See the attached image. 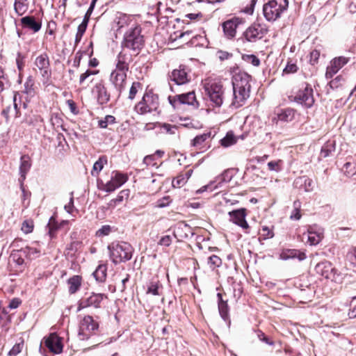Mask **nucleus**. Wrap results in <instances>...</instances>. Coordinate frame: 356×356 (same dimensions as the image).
I'll return each mask as SVG.
<instances>
[{"label":"nucleus","instance_id":"1","mask_svg":"<svg viewBox=\"0 0 356 356\" xmlns=\"http://www.w3.org/2000/svg\"><path fill=\"white\" fill-rule=\"evenodd\" d=\"M251 76L244 72L233 76L232 94L225 95L222 82L210 81L204 85L205 95L211 105L220 108L225 102L232 109H236L245 104L250 97Z\"/></svg>","mask_w":356,"mask_h":356},{"label":"nucleus","instance_id":"2","mask_svg":"<svg viewBox=\"0 0 356 356\" xmlns=\"http://www.w3.org/2000/svg\"><path fill=\"white\" fill-rule=\"evenodd\" d=\"M145 44L144 36L141 34V27L137 24H133L124 33L122 42V48L129 49L137 56Z\"/></svg>","mask_w":356,"mask_h":356},{"label":"nucleus","instance_id":"3","mask_svg":"<svg viewBox=\"0 0 356 356\" xmlns=\"http://www.w3.org/2000/svg\"><path fill=\"white\" fill-rule=\"evenodd\" d=\"M289 7V0H268L263 6V13L268 22H275L280 18Z\"/></svg>","mask_w":356,"mask_h":356},{"label":"nucleus","instance_id":"4","mask_svg":"<svg viewBox=\"0 0 356 356\" xmlns=\"http://www.w3.org/2000/svg\"><path fill=\"white\" fill-rule=\"evenodd\" d=\"M110 257L115 264L124 262L131 259L133 248L126 242L113 243L108 246Z\"/></svg>","mask_w":356,"mask_h":356},{"label":"nucleus","instance_id":"5","mask_svg":"<svg viewBox=\"0 0 356 356\" xmlns=\"http://www.w3.org/2000/svg\"><path fill=\"white\" fill-rule=\"evenodd\" d=\"M159 104L158 95L147 92L143 95L142 100L136 106V110L140 114H145L156 111Z\"/></svg>","mask_w":356,"mask_h":356},{"label":"nucleus","instance_id":"6","mask_svg":"<svg viewBox=\"0 0 356 356\" xmlns=\"http://www.w3.org/2000/svg\"><path fill=\"white\" fill-rule=\"evenodd\" d=\"M34 65L40 71L44 84L48 85L51 76L49 58L47 53L38 56L34 60Z\"/></svg>","mask_w":356,"mask_h":356},{"label":"nucleus","instance_id":"7","mask_svg":"<svg viewBox=\"0 0 356 356\" xmlns=\"http://www.w3.org/2000/svg\"><path fill=\"white\" fill-rule=\"evenodd\" d=\"M99 327V324L91 316H85L80 321L79 337L80 340H87Z\"/></svg>","mask_w":356,"mask_h":356},{"label":"nucleus","instance_id":"8","mask_svg":"<svg viewBox=\"0 0 356 356\" xmlns=\"http://www.w3.org/2000/svg\"><path fill=\"white\" fill-rule=\"evenodd\" d=\"M127 178L124 174L113 172L111 180L106 184L102 181L98 182V187L102 191L111 193L120 188L127 181Z\"/></svg>","mask_w":356,"mask_h":356},{"label":"nucleus","instance_id":"9","mask_svg":"<svg viewBox=\"0 0 356 356\" xmlns=\"http://www.w3.org/2000/svg\"><path fill=\"white\" fill-rule=\"evenodd\" d=\"M170 80L174 81L177 85H184L191 80L190 70L185 65H179L177 69L172 71L169 75Z\"/></svg>","mask_w":356,"mask_h":356},{"label":"nucleus","instance_id":"10","mask_svg":"<svg viewBox=\"0 0 356 356\" xmlns=\"http://www.w3.org/2000/svg\"><path fill=\"white\" fill-rule=\"evenodd\" d=\"M294 101L306 108H311L314 103L312 88L306 86L304 90H299L294 97Z\"/></svg>","mask_w":356,"mask_h":356},{"label":"nucleus","instance_id":"11","mask_svg":"<svg viewBox=\"0 0 356 356\" xmlns=\"http://www.w3.org/2000/svg\"><path fill=\"white\" fill-rule=\"evenodd\" d=\"M127 72L128 71H123L115 69L111 74V81L118 92L119 95L125 88Z\"/></svg>","mask_w":356,"mask_h":356},{"label":"nucleus","instance_id":"12","mask_svg":"<svg viewBox=\"0 0 356 356\" xmlns=\"http://www.w3.org/2000/svg\"><path fill=\"white\" fill-rule=\"evenodd\" d=\"M349 61V58L344 56H339L331 60L330 65L327 66L325 76L327 79L332 78L338 71Z\"/></svg>","mask_w":356,"mask_h":356},{"label":"nucleus","instance_id":"13","mask_svg":"<svg viewBox=\"0 0 356 356\" xmlns=\"http://www.w3.org/2000/svg\"><path fill=\"white\" fill-rule=\"evenodd\" d=\"M106 296L103 293H92L90 296L81 300L79 303V309L88 307H94L95 308L100 307V304Z\"/></svg>","mask_w":356,"mask_h":356},{"label":"nucleus","instance_id":"14","mask_svg":"<svg viewBox=\"0 0 356 356\" xmlns=\"http://www.w3.org/2000/svg\"><path fill=\"white\" fill-rule=\"evenodd\" d=\"M305 235V234H304ZM307 243L310 245H316L318 244L323 238V230L317 226H311L307 229L306 234Z\"/></svg>","mask_w":356,"mask_h":356},{"label":"nucleus","instance_id":"15","mask_svg":"<svg viewBox=\"0 0 356 356\" xmlns=\"http://www.w3.org/2000/svg\"><path fill=\"white\" fill-rule=\"evenodd\" d=\"M133 54L126 51V49L118 54L115 69L123 71H129V64L133 61Z\"/></svg>","mask_w":356,"mask_h":356},{"label":"nucleus","instance_id":"16","mask_svg":"<svg viewBox=\"0 0 356 356\" xmlns=\"http://www.w3.org/2000/svg\"><path fill=\"white\" fill-rule=\"evenodd\" d=\"M266 33V30L260 25L256 24L250 26L245 32V38L250 42L261 39Z\"/></svg>","mask_w":356,"mask_h":356},{"label":"nucleus","instance_id":"17","mask_svg":"<svg viewBox=\"0 0 356 356\" xmlns=\"http://www.w3.org/2000/svg\"><path fill=\"white\" fill-rule=\"evenodd\" d=\"M45 346L54 354H59L63 351L61 339L56 334H51L44 340Z\"/></svg>","mask_w":356,"mask_h":356},{"label":"nucleus","instance_id":"18","mask_svg":"<svg viewBox=\"0 0 356 356\" xmlns=\"http://www.w3.org/2000/svg\"><path fill=\"white\" fill-rule=\"evenodd\" d=\"M241 22V20L238 17L225 21L222 24V29L225 37L229 39L233 38L236 35V29Z\"/></svg>","mask_w":356,"mask_h":356},{"label":"nucleus","instance_id":"19","mask_svg":"<svg viewBox=\"0 0 356 356\" xmlns=\"http://www.w3.org/2000/svg\"><path fill=\"white\" fill-rule=\"evenodd\" d=\"M229 215L230 216V220L234 223L245 229H247L249 227V225L245 220L246 214L245 209H240L229 211Z\"/></svg>","mask_w":356,"mask_h":356},{"label":"nucleus","instance_id":"20","mask_svg":"<svg viewBox=\"0 0 356 356\" xmlns=\"http://www.w3.org/2000/svg\"><path fill=\"white\" fill-rule=\"evenodd\" d=\"M20 22L24 28L31 30L33 33H38L42 28V22L36 20L32 15L22 17Z\"/></svg>","mask_w":356,"mask_h":356},{"label":"nucleus","instance_id":"21","mask_svg":"<svg viewBox=\"0 0 356 356\" xmlns=\"http://www.w3.org/2000/svg\"><path fill=\"white\" fill-rule=\"evenodd\" d=\"M295 111L293 108L280 109L275 113V116L273 118V122H291L295 118Z\"/></svg>","mask_w":356,"mask_h":356},{"label":"nucleus","instance_id":"22","mask_svg":"<svg viewBox=\"0 0 356 356\" xmlns=\"http://www.w3.org/2000/svg\"><path fill=\"white\" fill-rule=\"evenodd\" d=\"M173 234L174 236L178 241H181L185 238H188L190 236H192L193 234L189 225L181 222L177 224L175 227Z\"/></svg>","mask_w":356,"mask_h":356},{"label":"nucleus","instance_id":"23","mask_svg":"<svg viewBox=\"0 0 356 356\" xmlns=\"http://www.w3.org/2000/svg\"><path fill=\"white\" fill-rule=\"evenodd\" d=\"M316 272L323 277L329 279L334 274L335 269L328 261H323L315 266Z\"/></svg>","mask_w":356,"mask_h":356},{"label":"nucleus","instance_id":"24","mask_svg":"<svg viewBox=\"0 0 356 356\" xmlns=\"http://www.w3.org/2000/svg\"><path fill=\"white\" fill-rule=\"evenodd\" d=\"M293 185L295 188L302 189L305 192H311L314 190V181L305 176L296 178Z\"/></svg>","mask_w":356,"mask_h":356},{"label":"nucleus","instance_id":"25","mask_svg":"<svg viewBox=\"0 0 356 356\" xmlns=\"http://www.w3.org/2000/svg\"><path fill=\"white\" fill-rule=\"evenodd\" d=\"M31 167V161L29 155L24 154L22 155L20 158V165H19V181L21 184L24 182L26 179V174L30 170Z\"/></svg>","mask_w":356,"mask_h":356},{"label":"nucleus","instance_id":"26","mask_svg":"<svg viewBox=\"0 0 356 356\" xmlns=\"http://www.w3.org/2000/svg\"><path fill=\"white\" fill-rule=\"evenodd\" d=\"M95 90L97 95L98 102L100 104H106L109 101L110 94L103 83L100 82L97 83Z\"/></svg>","mask_w":356,"mask_h":356},{"label":"nucleus","instance_id":"27","mask_svg":"<svg viewBox=\"0 0 356 356\" xmlns=\"http://www.w3.org/2000/svg\"><path fill=\"white\" fill-rule=\"evenodd\" d=\"M227 184L223 179L221 175L218 176L215 180L211 181L209 184L202 186L199 190L197 191V193H202L204 191H207L208 189L210 191H213L216 189H220L223 187V186Z\"/></svg>","mask_w":356,"mask_h":356},{"label":"nucleus","instance_id":"28","mask_svg":"<svg viewBox=\"0 0 356 356\" xmlns=\"http://www.w3.org/2000/svg\"><path fill=\"white\" fill-rule=\"evenodd\" d=\"M218 310L219 313L225 321H229V307L226 301H224L222 298V295L218 293Z\"/></svg>","mask_w":356,"mask_h":356},{"label":"nucleus","instance_id":"29","mask_svg":"<svg viewBox=\"0 0 356 356\" xmlns=\"http://www.w3.org/2000/svg\"><path fill=\"white\" fill-rule=\"evenodd\" d=\"M281 258L283 259H288L290 258H298L300 261L306 259V254L303 252L297 250H287L281 254Z\"/></svg>","mask_w":356,"mask_h":356},{"label":"nucleus","instance_id":"30","mask_svg":"<svg viewBox=\"0 0 356 356\" xmlns=\"http://www.w3.org/2000/svg\"><path fill=\"white\" fill-rule=\"evenodd\" d=\"M211 137V132L204 133L198 135L192 140L191 145L202 150L204 146V143Z\"/></svg>","mask_w":356,"mask_h":356},{"label":"nucleus","instance_id":"31","mask_svg":"<svg viewBox=\"0 0 356 356\" xmlns=\"http://www.w3.org/2000/svg\"><path fill=\"white\" fill-rule=\"evenodd\" d=\"M193 173V170H188L186 172L179 175L172 181V186L174 187H181L184 186L188 179L191 177Z\"/></svg>","mask_w":356,"mask_h":356},{"label":"nucleus","instance_id":"32","mask_svg":"<svg viewBox=\"0 0 356 356\" xmlns=\"http://www.w3.org/2000/svg\"><path fill=\"white\" fill-rule=\"evenodd\" d=\"M69 285V293L70 294L75 293L81 285V277L79 275H74L67 280Z\"/></svg>","mask_w":356,"mask_h":356},{"label":"nucleus","instance_id":"33","mask_svg":"<svg viewBox=\"0 0 356 356\" xmlns=\"http://www.w3.org/2000/svg\"><path fill=\"white\" fill-rule=\"evenodd\" d=\"M107 266L106 264H99L92 275L97 282H103L106 277Z\"/></svg>","mask_w":356,"mask_h":356},{"label":"nucleus","instance_id":"34","mask_svg":"<svg viewBox=\"0 0 356 356\" xmlns=\"http://www.w3.org/2000/svg\"><path fill=\"white\" fill-rule=\"evenodd\" d=\"M27 0H15L14 10L19 16L23 15L28 10Z\"/></svg>","mask_w":356,"mask_h":356},{"label":"nucleus","instance_id":"35","mask_svg":"<svg viewBox=\"0 0 356 356\" xmlns=\"http://www.w3.org/2000/svg\"><path fill=\"white\" fill-rule=\"evenodd\" d=\"M21 252L29 259H34L39 257L40 250L37 248L26 246L21 250Z\"/></svg>","mask_w":356,"mask_h":356},{"label":"nucleus","instance_id":"36","mask_svg":"<svg viewBox=\"0 0 356 356\" xmlns=\"http://www.w3.org/2000/svg\"><path fill=\"white\" fill-rule=\"evenodd\" d=\"M24 93L29 97H33L35 94V81L31 76H29L24 83Z\"/></svg>","mask_w":356,"mask_h":356},{"label":"nucleus","instance_id":"37","mask_svg":"<svg viewBox=\"0 0 356 356\" xmlns=\"http://www.w3.org/2000/svg\"><path fill=\"white\" fill-rule=\"evenodd\" d=\"M107 163V160L104 156H101L94 163L92 169L91 170V175L93 177H96L99 175L100 171L103 169L104 164Z\"/></svg>","mask_w":356,"mask_h":356},{"label":"nucleus","instance_id":"38","mask_svg":"<svg viewBox=\"0 0 356 356\" xmlns=\"http://www.w3.org/2000/svg\"><path fill=\"white\" fill-rule=\"evenodd\" d=\"M237 142V138L232 131L227 132L226 136L220 140V144L225 147H229Z\"/></svg>","mask_w":356,"mask_h":356},{"label":"nucleus","instance_id":"39","mask_svg":"<svg viewBox=\"0 0 356 356\" xmlns=\"http://www.w3.org/2000/svg\"><path fill=\"white\" fill-rule=\"evenodd\" d=\"M183 104L193 105L197 104L195 92L193 91L181 94Z\"/></svg>","mask_w":356,"mask_h":356},{"label":"nucleus","instance_id":"40","mask_svg":"<svg viewBox=\"0 0 356 356\" xmlns=\"http://www.w3.org/2000/svg\"><path fill=\"white\" fill-rule=\"evenodd\" d=\"M301 202L299 200H296L293 202V209L291 213L290 218L294 220H298L301 218L300 214Z\"/></svg>","mask_w":356,"mask_h":356},{"label":"nucleus","instance_id":"41","mask_svg":"<svg viewBox=\"0 0 356 356\" xmlns=\"http://www.w3.org/2000/svg\"><path fill=\"white\" fill-rule=\"evenodd\" d=\"M334 149V144L333 143H327L325 144L321 151V156L326 158L330 156V153Z\"/></svg>","mask_w":356,"mask_h":356},{"label":"nucleus","instance_id":"42","mask_svg":"<svg viewBox=\"0 0 356 356\" xmlns=\"http://www.w3.org/2000/svg\"><path fill=\"white\" fill-rule=\"evenodd\" d=\"M131 23H132V19L130 18V17L127 16V15H123L122 17H120L119 20L118 22V29H121L126 26L131 27V25H133V24H131ZM134 24H136L134 23Z\"/></svg>","mask_w":356,"mask_h":356},{"label":"nucleus","instance_id":"43","mask_svg":"<svg viewBox=\"0 0 356 356\" xmlns=\"http://www.w3.org/2000/svg\"><path fill=\"white\" fill-rule=\"evenodd\" d=\"M208 265L212 269L219 267L222 264L221 259L217 255H211L208 258Z\"/></svg>","mask_w":356,"mask_h":356},{"label":"nucleus","instance_id":"44","mask_svg":"<svg viewBox=\"0 0 356 356\" xmlns=\"http://www.w3.org/2000/svg\"><path fill=\"white\" fill-rule=\"evenodd\" d=\"M115 122V118L113 115H108L104 119L99 120L98 124L99 127L105 129L108 124H112Z\"/></svg>","mask_w":356,"mask_h":356},{"label":"nucleus","instance_id":"45","mask_svg":"<svg viewBox=\"0 0 356 356\" xmlns=\"http://www.w3.org/2000/svg\"><path fill=\"white\" fill-rule=\"evenodd\" d=\"M33 222L32 220H27L23 222L21 229L24 234H27L33 232Z\"/></svg>","mask_w":356,"mask_h":356},{"label":"nucleus","instance_id":"46","mask_svg":"<svg viewBox=\"0 0 356 356\" xmlns=\"http://www.w3.org/2000/svg\"><path fill=\"white\" fill-rule=\"evenodd\" d=\"M161 129L166 134L175 135L177 131V127L176 125L164 123L161 125Z\"/></svg>","mask_w":356,"mask_h":356},{"label":"nucleus","instance_id":"47","mask_svg":"<svg viewBox=\"0 0 356 356\" xmlns=\"http://www.w3.org/2000/svg\"><path fill=\"white\" fill-rule=\"evenodd\" d=\"M168 101L174 108H176L179 105L183 104L181 95H177L173 97L169 96Z\"/></svg>","mask_w":356,"mask_h":356},{"label":"nucleus","instance_id":"48","mask_svg":"<svg viewBox=\"0 0 356 356\" xmlns=\"http://www.w3.org/2000/svg\"><path fill=\"white\" fill-rule=\"evenodd\" d=\"M243 59L249 63H251L254 66H259L260 64L259 59L254 55H244L243 56Z\"/></svg>","mask_w":356,"mask_h":356},{"label":"nucleus","instance_id":"49","mask_svg":"<svg viewBox=\"0 0 356 356\" xmlns=\"http://www.w3.org/2000/svg\"><path fill=\"white\" fill-rule=\"evenodd\" d=\"M141 88V83L137 81H135L132 83L131 87L129 90V99H134L135 96L138 92V90Z\"/></svg>","mask_w":356,"mask_h":356},{"label":"nucleus","instance_id":"50","mask_svg":"<svg viewBox=\"0 0 356 356\" xmlns=\"http://www.w3.org/2000/svg\"><path fill=\"white\" fill-rule=\"evenodd\" d=\"M124 194L125 195H127V193H126L125 191H122L117 196L116 198L115 199H113L111 200L108 205L109 207H112V208H114L118 203L122 202L123 200V197H124Z\"/></svg>","mask_w":356,"mask_h":356},{"label":"nucleus","instance_id":"51","mask_svg":"<svg viewBox=\"0 0 356 356\" xmlns=\"http://www.w3.org/2000/svg\"><path fill=\"white\" fill-rule=\"evenodd\" d=\"M8 82V76L3 69L0 66V92L4 90V86Z\"/></svg>","mask_w":356,"mask_h":356},{"label":"nucleus","instance_id":"52","mask_svg":"<svg viewBox=\"0 0 356 356\" xmlns=\"http://www.w3.org/2000/svg\"><path fill=\"white\" fill-rule=\"evenodd\" d=\"M111 231V227L110 225H103L100 229H99L96 232V236H107L110 234Z\"/></svg>","mask_w":356,"mask_h":356},{"label":"nucleus","instance_id":"53","mask_svg":"<svg viewBox=\"0 0 356 356\" xmlns=\"http://www.w3.org/2000/svg\"><path fill=\"white\" fill-rule=\"evenodd\" d=\"M147 293H151L154 296L159 295V284L155 282H150L147 287Z\"/></svg>","mask_w":356,"mask_h":356},{"label":"nucleus","instance_id":"54","mask_svg":"<svg viewBox=\"0 0 356 356\" xmlns=\"http://www.w3.org/2000/svg\"><path fill=\"white\" fill-rule=\"evenodd\" d=\"M23 343H19L15 344L12 349L9 351V355L10 356H16L18 353H19L23 348Z\"/></svg>","mask_w":356,"mask_h":356},{"label":"nucleus","instance_id":"55","mask_svg":"<svg viewBox=\"0 0 356 356\" xmlns=\"http://www.w3.org/2000/svg\"><path fill=\"white\" fill-rule=\"evenodd\" d=\"M280 161H272L268 163V168L270 170L278 172L281 170Z\"/></svg>","mask_w":356,"mask_h":356},{"label":"nucleus","instance_id":"56","mask_svg":"<svg viewBox=\"0 0 356 356\" xmlns=\"http://www.w3.org/2000/svg\"><path fill=\"white\" fill-rule=\"evenodd\" d=\"M97 71H92L90 70H86L84 73L81 74L79 79V83L83 84V82L91 75L96 74Z\"/></svg>","mask_w":356,"mask_h":356},{"label":"nucleus","instance_id":"57","mask_svg":"<svg viewBox=\"0 0 356 356\" xmlns=\"http://www.w3.org/2000/svg\"><path fill=\"white\" fill-rule=\"evenodd\" d=\"M74 193L73 192H71L70 193V202L67 204L65 205V210L69 213H72L74 211Z\"/></svg>","mask_w":356,"mask_h":356},{"label":"nucleus","instance_id":"58","mask_svg":"<svg viewBox=\"0 0 356 356\" xmlns=\"http://www.w3.org/2000/svg\"><path fill=\"white\" fill-rule=\"evenodd\" d=\"M24 56L22 55L20 52H18L17 54L16 58V63L17 68L19 71H22L24 68Z\"/></svg>","mask_w":356,"mask_h":356},{"label":"nucleus","instance_id":"59","mask_svg":"<svg viewBox=\"0 0 356 356\" xmlns=\"http://www.w3.org/2000/svg\"><path fill=\"white\" fill-rule=\"evenodd\" d=\"M298 70V67L295 63H289L285 67L284 70V72L289 74V73H293L296 72Z\"/></svg>","mask_w":356,"mask_h":356},{"label":"nucleus","instance_id":"60","mask_svg":"<svg viewBox=\"0 0 356 356\" xmlns=\"http://www.w3.org/2000/svg\"><path fill=\"white\" fill-rule=\"evenodd\" d=\"M261 232L265 238H270L274 236L273 232L266 226L262 227Z\"/></svg>","mask_w":356,"mask_h":356},{"label":"nucleus","instance_id":"61","mask_svg":"<svg viewBox=\"0 0 356 356\" xmlns=\"http://www.w3.org/2000/svg\"><path fill=\"white\" fill-rule=\"evenodd\" d=\"M319 56H320V52L318 50H313L311 53H310V63L314 65V63H316L318 58H319Z\"/></svg>","mask_w":356,"mask_h":356},{"label":"nucleus","instance_id":"62","mask_svg":"<svg viewBox=\"0 0 356 356\" xmlns=\"http://www.w3.org/2000/svg\"><path fill=\"white\" fill-rule=\"evenodd\" d=\"M88 24V22L83 20L82 22L78 26L76 33L83 35L84 33L86 31Z\"/></svg>","mask_w":356,"mask_h":356},{"label":"nucleus","instance_id":"63","mask_svg":"<svg viewBox=\"0 0 356 356\" xmlns=\"http://www.w3.org/2000/svg\"><path fill=\"white\" fill-rule=\"evenodd\" d=\"M171 243H172L171 237L168 235H166V236L161 237V238L160 239V241L159 242V244L161 245L169 246L171 244Z\"/></svg>","mask_w":356,"mask_h":356},{"label":"nucleus","instance_id":"64","mask_svg":"<svg viewBox=\"0 0 356 356\" xmlns=\"http://www.w3.org/2000/svg\"><path fill=\"white\" fill-rule=\"evenodd\" d=\"M348 257L350 262L356 266V248L348 252Z\"/></svg>","mask_w":356,"mask_h":356}]
</instances>
